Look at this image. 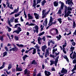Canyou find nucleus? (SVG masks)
Segmentation results:
<instances>
[{"label":"nucleus","mask_w":76,"mask_h":76,"mask_svg":"<svg viewBox=\"0 0 76 76\" xmlns=\"http://www.w3.org/2000/svg\"><path fill=\"white\" fill-rule=\"evenodd\" d=\"M7 23L9 25H10V26L11 27H12V25H11L10 22V21H9V18H8Z\"/></svg>","instance_id":"nucleus-20"},{"label":"nucleus","mask_w":76,"mask_h":76,"mask_svg":"<svg viewBox=\"0 0 76 76\" xmlns=\"http://www.w3.org/2000/svg\"><path fill=\"white\" fill-rule=\"evenodd\" d=\"M59 58V56H58L56 59L55 61H50V66H52V65L53 64H55V65L56 66H57V62H58V59Z\"/></svg>","instance_id":"nucleus-2"},{"label":"nucleus","mask_w":76,"mask_h":76,"mask_svg":"<svg viewBox=\"0 0 76 76\" xmlns=\"http://www.w3.org/2000/svg\"><path fill=\"white\" fill-rule=\"evenodd\" d=\"M14 38L15 41H19V37L15 35L14 36Z\"/></svg>","instance_id":"nucleus-23"},{"label":"nucleus","mask_w":76,"mask_h":76,"mask_svg":"<svg viewBox=\"0 0 76 76\" xmlns=\"http://www.w3.org/2000/svg\"><path fill=\"white\" fill-rule=\"evenodd\" d=\"M66 4H68V5H71L72 4L73 5V3L72 2V0H67V1H66Z\"/></svg>","instance_id":"nucleus-8"},{"label":"nucleus","mask_w":76,"mask_h":76,"mask_svg":"<svg viewBox=\"0 0 76 76\" xmlns=\"http://www.w3.org/2000/svg\"><path fill=\"white\" fill-rule=\"evenodd\" d=\"M72 26V28H75L76 27V23H75V22L73 21Z\"/></svg>","instance_id":"nucleus-37"},{"label":"nucleus","mask_w":76,"mask_h":76,"mask_svg":"<svg viewBox=\"0 0 76 76\" xmlns=\"http://www.w3.org/2000/svg\"><path fill=\"white\" fill-rule=\"evenodd\" d=\"M7 28L8 29V32H10L12 30V29L9 27H7Z\"/></svg>","instance_id":"nucleus-51"},{"label":"nucleus","mask_w":76,"mask_h":76,"mask_svg":"<svg viewBox=\"0 0 76 76\" xmlns=\"http://www.w3.org/2000/svg\"><path fill=\"white\" fill-rule=\"evenodd\" d=\"M67 10H68L69 11L70 10H72V8H71V7H67Z\"/></svg>","instance_id":"nucleus-44"},{"label":"nucleus","mask_w":76,"mask_h":76,"mask_svg":"<svg viewBox=\"0 0 76 76\" xmlns=\"http://www.w3.org/2000/svg\"><path fill=\"white\" fill-rule=\"evenodd\" d=\"M17 30L14 31L13 32V33H16L17 34H19L20 32L22 31V28L20 27H18L17 29Z\"/></svg>","instance_id":"nucleus-6"},{"label":"nucleus","mask_w":76,"mask_h":76,"mask_svg":"<svg viewBox=\"0 0 76 76\" xmlns=\"http://www.w3.org/2000/svg\"><path fill=\"white\" fill-rule=\"evenodd\" d=\"M6 72L8 75H10V72H7V71H6Z\"/></svg>","instance_id":"nucleus-62"},{"label":"nucleus","mask_w":76,"mask_h":76,"mask_svg":"<svg viewBox=\"0 0 76 76\" xmlns=\"http://www.w3.org/2000/svg\"><path fill=\"white\" fill-rule=\"evenodd\" d=\"M12 67V64H9L8 67V70H10Z\"/></svg>","instance_id":"nucleus-30"},{"label":"nucleus","mask_w":76,"mask_h":76,"mask_svg":"<svg viewBox=\"0 0 76 76\" xmlns=\"http://www.w3.org/2000/svg\"><path fill=\"white\" fill-rule=\"evenodd\" d=\"M40 27L41 28V31H42V30H43V28H44V26H43L42 25H41L40 26Z\"/></svg>","instance_id":"nucleus-56"},{"label":"nucleus","mask_w":76,"mask_h":76,"mask_svg":"<svg viewBox=\"0 0 76 76\" xmlns=\"http://www.w3.org/2000/svg\"><path fill=\"white\" fill-rule=\"evenodd\" d=\"M37 54L39 55V56L40 58H44V56L40 55V53L37 52Z\"/></svg>","instance_id":"nucleus-36"},{"label":"nucleus","mask_w":76,"mask_h":76,"mask_svg":"<svg viewBox=\"0 0 76 76\" xmlns=\"http://www.w3.org/2000/svg\"><path fill=\"white\" fill-rule=\"evenodd\" d=\"M47 48V46H46V45H45L42 46V51H43V52H45V50H46V49Z\"/></svg>","instance_id":"nucleus-13"},{"label":"nucleus","mask_w":76,"mask_h":76,"mask_svg":"<svg viewBox=\"0 0 76 76\" xmlns=\"http://www.w3.org/2000/svg\"><path fill=\"white\" fill-rule=\"evenodd\" d=\"M43 25L44 26H47V19H46L45 20L43 23Z\"/></svg>","instance_id":"nucleus-17"},{"label":"nucleus","mask_w":76,"mask_h":76,"mask_svg":"<svg viewBox=\"0 0 76 76\" xmlns=\"http://www.w3.org/2000/svg\"><path fill=\"white\" fill-rule=\"evenodd\" d=\"M6 4H7V7H10V4H9V1H7L6 2Z\"/></svg>","instance_id":"nucleus-48"},{"label":"nucleus","mask_w":76,"mask_h":76,"mask_svg":"<svg viewBox=\"0 0 76 76\" xmlns=\"http://www.w3.org/2000/svg\"><path fill=\"white\" fill-rule=\"evenodd\" d=\"M11 45H12V44L8 43L7 45V47H10V46H11Z\"/></svg>","instance_id":"nucleus-64"},{"label":"nucleus","mask_w":76,"mask_h":76,"mask_svg":"<svg viewBox=\"0 0 76 76\" xmlns=\"http://www.w3.org/2000/svg\"><path fill=\"white\" fill-rule=\"evenodd\" d=\"M57 48L55 49H53V54H54V53H55V51H57Z\"/></svg>","instance_id":"nucleus-50"},{"label":"nucleus","mask_w":76,"mask_h":76,"mask_svg":"<svg viewBox=\"0 0 76 76\" xmlns=\"http://www.w3.org/2000/svg\"><path fill=\"white\" fill-rule=\"evenodd\" d=\"M16 45H17V46H18V47H23L24 46V45H22V44H20L19 45V44H16Z\"/></svg>","instance_id":"nucleus-27"},{"label":"nucleus","mask_w":76,"mask_h":76,"mask_svg":"<svg viewBox=\"0 0 76 76\" xmlns=\"http://www.w3.org/2000/svg\"><path fill=\"white\" fill-rule=\"evenodd\" d=\"M32 64H34V65H36V64H37V63L35 61V60H34L32 62H31Z\"/></svg>","instance_id":"nucleus-22"},{"label":"nucleus","mask_w":76,"mask_h":76,"mask_svg":"<svg viewBox=\"0 0 76 76\" xmlns=\"http://www.w3.org/2000/svg\"><path fill=\"white\" fill-rule=\"evenodd\" d=\"M72 44L73 46H75V45H76V43L73 42L72 43Z\"/></svg>","instance_id":"nucleus-58"},{"label":"nucleus","mask_w":76,"mask_h":76,"mask_svg":"<svg viewBox=\"0 0 76 76\" xmlns=\"http://www.w3.org/2000/svg\"><path fill=\"white\" fill-rule=\"evenodd\" d=\"M33 28V31L34 33H35V32H36V33L38 34V29H39L38 26L37 25L35 26H34V27Z\"/></svg>","instance_id":"nucleus-7"},{"label":"nucleus","mask_w":76,"mask_h":76,"mask_svg":"<svg viewBox=\"0 0 76 76\" xmlns=\"http://www.w3.org/2000/svg\"><path fill=\"white\" fill-rule=\"evenodd\" d=\"M54 30H55V28H52L50 30V34H51V35H53V36H54V35H57V34H58V30H57V29L56 28L55 29V30L56 31V33H54V34L52 33L51 31H53Z\"/></svg>","instance_id":"nucleus-3"},{"label":"nucleus","mask_w":76,"mask_h":76,"mask_svg":"<svg viewBox=\"0 0 76 76\" xmlns=\"http://www.w3.org/2000/svg\"><path fill=\"white\" fill-rule=\"evenodd\" d=\"M48 72L46 70L45 71V76H48V74L47 73Z\"/></svg>","instance_id":"nucleus-52"},{"label":"nucleus","mask_w":76,"mask_h":76,"mask_svg":"<svg viewBox=\"0 0 76 76\" xmlns=\"http://www.w3.org/2000/svg\"><path fill=\"white\" fill-rule=\"evenodd\" d=\"M34 47H35L36 49H37L39 48V46L38 45V44H36V45Z\"/></svg>","instance_id":"nucleus-49"},{"label":"nucleus","mask_w":76,"mask_h":76,"mask_svg":"<svg viewBox=\"0 0 76 76\" xmlns=\"http://www.w3.org/2000/svg\"><path fill=\"white\" fill-rule=\"evenodd\" d=\"M67 72V70L66 69H64V68H63L61 71V73H63V74H66V73Z\"/></svg>","instance_id":"nucleus-11"},{"label":"nucleus","mask_w":76,"mask_h":76,"mask_svg":"<svg viewBox=\"0 0 76 76\" xmlns=\"http://www.w3.org/2000/svg\"><path fill=\"white\" fill-rule=\"evenodd\" d=\"M15 22L16 23H18V19H15Z\"/></svg>","instance_id":"nucleus-59"},{"label":"nucleus","mask_w":76,"mask_h":76,"mask_svg":"<svg viewBox=\"0 0 76 76\" xmlns=\"http://www.w3.org/2000/svg\"><path fill=\"white\" fill-rule=\"evenodd\" d=\"M58 1H55L54 3V6L55 7H57V6H58Z\"/></svg>","instance_id":"nucleus-18"},{"label":"nucleus","mask_w":76,"mask_h":76,"mask_svg":"<svg viewBox=\"0 0 76 76\" xmlns=\"http://www.w3.org/2000/svg\"><path fill=\"white\" fill-rule=\"evenodd\" d=\"M14 49V51H17L18 50V48L17 47H14L13 48Z\"/></svg>","instance_id":"nucleus-41"},{"label":"nucleus","mask_w":76,"mask_h":76,"mask_svg":"<svg viewBox=\"0 0 76 76\" xmlns=\"http://www.w3.org/2000/svg\"><path fill=\"white\" fill-rule=\"evenodd\" d=\"M27 72V69H26L24 71V75H26V74H28Z\"/></svg>","instance_id":"nucleus-55"},{"label":"nucleus","mask_w":76,"mask_h":76,"mask_svg":"<svg viewBox=\"0 0 76 76\" xmlns=\"http://www.w3.org/2000/svg\"><path fill=\"white\" fill-rule=\"evenodd\" d=\"M32 54H36V49L35 48H34L33 50H32Z\"/></svg>","instance_id":"nucleus-24"},{"label":"nucleus","mask_w":76,"mask_h":76,"mask_svg":"<svg viewBox=\"0 0 76 76\" xmlns=\"http://www.w3.org/2000/svg\"><path fill=\"white\" fill-rule=\"evenodd\" d=\"M48 55V50L47 49H46V53H45V56L46 58L47 57V55Z\"/></svg>","instance_id":"nucleus-28"},{"label":"nucleus","mask_w":76,"mask_h":76,"mask_svg":"<svg viewBox=\"0 0 76 76\" xmlns=\"http://www.w3.org/2000/svg\"><path fill=\"white\" fill-rule=\"evenodd\" d=\"M58 21L60 23H61L62 22V21H61V18H58Z\"/></svg>","instance_id":"nucleus-42"},{"label":"nucleus","mask_w":76,"mask_h":76,"mask_svg":"<svg viewBox=\"0 0 76 76\" xmlns=\"http://www.w3.org/2000/svg\"><path fill=\"white\" fill-rule=\"evenodd\" d=\"M28 20H30L31 19H34V17L33 16L31 15V14L30 13H28Z\"/></svg>","instance_id":"nucleus-12"},{"label":"nucleus","mask_w":76,"mask_h":76,"mask_svg":"<svg viewBox=\"0 0 76 76\" xmlns=\"http://www.w3.org/2000/svg\"><path fill=\"white\" fill-rule=\"evenodd\" d=\"M33 41L31 42V43H32V44H33L35 45L36 44V43L34 42H35V39H33Z\"/></svg>","instance_id":"nucleus-57"},{"label":"nucleus","mask_w":76,"mask_h":76,"mask_svg":"<svg viewBox=\"0 0 76 76\" xmlns=\"http://www.w3.org/2000/svg\"><path fill=\"white\" fill-rule=\"evenodd\" d=\"M44 34H45V32H44V31H43L42 33H41L39 34L38 35V36H39V37H41V36L42 35H44Z\"/></svg>","instance_id":"nucleus-39"},{"label":"nucleus","mask_w":76,"mask_h":76,"mask_svg":"<svg viewBox=\"0 0 76 76\" xmlns=\"http://www.w3.org/2000/svg\"><path fill=\"white\" fill-rule=\"evenodd\" d=\"M16 70H18V71L21 72L22 70V69L21 68H16Z\"/></svg>","instance_id":"nucleus-38"},{"label":"nucleus","mask_w":76,"mask_h":76,"mask_svg":"<svg viewBox=\"0 0 76 76\" xmlns=\"http://www.w3.org/2000/svg\"><path fill=\"white\" fill-rule=\"evenodd\" d=\"M53 22V18H52V16L50 17V20L49 23L48 24L49 26L48 27V28H49L50 26H51L52 24H56V22H54L52 23Z\"/></svg>","instance_id":"nucleus-4"},{"label":"nucleus","mask_w":76,"mask_h":76,"mask_svg":"<svg viewBox=\"0 0 76 76\" xmlns=\"http://www.w3.org/2000/svg\"><path fill=\"white\" fill-rule=\"evenodd\" d=\"M14 50V48H11L10 49V52L12 51H15V50Z\"/></svg>","instance_id":"nucleus-54"},{"label":"nucleus","mask_w":76,"mask_h":76,"mask_svg":"<svg viewBox=\"0 0 76 76\" xmlns=\"http://www.w3.org/2000/svg\"><path fill=\"white\" fill-rule=\"evenodd\" d=\"M41 0H37V4L39 3H40L41 1Z\"/></svg>","instance_id":"nucleus-47"},{"label":"nucleus","mask_w":76,"mask_h":76,"mask_svg":"<svg viewBox=\"0 0 76 76\" xmlns=\"http://www.w3.org/2000/svg\"><path fill=\"white\" fill-rule=\"evenodd\" d=\"M28 25V26H35V24L31 23L30 24H29V23L27 22L26 24V25Z\"/></svg>","instance_id":"nucleus-16"},{"label":"nucleus","mask_w":76,"mask_h":76,"mask_svg":"<svg viewBox=\"0 0 76 76\" xmlns=\"http://www.w3.org/2000/svg\"><path fill=\"white\" fill-rule=\"evenodd\" d=\"M48 14V12H46V10H43L42 12V18H45L47 16V15Z\"/></svg>","instance_id":"nucleus-5"},{"label":"nucleus","mask_w":76,"mask_h":76,"mask_svg":"<svg viewBox=\"0 0 76 76\" xmlns=\"http://www.w3.org/2000/svg\"><path fill=\"white\" fill-rule=\"evenodd\" d=\"M15 19V18L14 17H12L10 19V20H9V21H10V22L12 23L13 22V20Z\"/></svg>","instance_id":"nucleus-32"},{"label":"nucleus","mask_w":76,"mask_h":76,"mask_svg":"<svg viewBox=\"0 0 76 76\" xmlns=\"http://www.w3.org/2000/svg\"><path fill=\"white\" fill-rule=\"evenodd\" d=\"M72 60H73V59H74L72 61V63L73 64H76V57H75V58L73 59L72 58H71Z\"/></svg>","instance_id":"nucleus-35"},{"label":"nucleus","mask_w":76,"mask_h":76,"mask_svg":"<svg viewBox=\"0 0 76 76\" xmlns=\"http://www.w3.org/2000/svg\"><path fill=\"white\" fill-rule=\"evenodd\" d=\"M5 64H6V63L5 62H3L2 65L0 67V69H3L4 67H5Z\"/></svg>","instance_id":"nucleus-19"},{"label":"nucleus","mask_w":76,"mask_h":76,"mask_svg":"<svg viewBox=\"0 0 76 76\" xmlns=\"http://www.w3.org/2000/svg\"><path fill=\"white\" fill-rule=\"evenodd\" d=\"M76 69V64H75V66H74V67L73 69L72 70V72H73Z\"/></svg>","instance_id":"nucleus-40"},{"label":"nucleus","mask_w":76,"mask_h":76,"mask_svg":"<svg viewBox=\"0 0 76 76\" xmlns=\"http://www.w3.org/2000/svg\"><path fill=\"white\" fill-rule=\"evenodd\" d=\"M56 38H57L58 40H60V39H61V35L59 34V37L56 36Z\"/></svg>","instance_id":"nucleus-29"},{"label":"nucleus","mask_w":76,"mask_h":76,"mask_svg":"<svg viewBox=\"0 0 76 76\" xmlns=\"http://www.w3.org/2000/svg\"><path fill=\"white\" fill-rule=\"evenodd\" d=\"M51 74V73L50 72H48V76H50Z\"/></svg>","instance_id":"nucleus-63"},{"label":"nucleus","mask_w":76,"mask_h":76,"mask_svg":"<svg viewBox=\"0 0 76 76\" xmlns=\"http://www.w3.org/2000/svg\"><path fill=\"white\" fill-rule=\"evenodd\" d=\"M61 9H60L59 10H58L57 14H58V15H60V14H61L62 13V12L61 11Z\"/></svg>","instance_id":"nucleus-31"},{"label":"nucleus","mask_w":76,"mask_h":76,"mask_svg":"<svg viewBox=\"0 0 76 76\" xmlns=\"http://www.w3.org/2000/svg\"><path fill=\"white\" fill-rule=\"evenodd\" d=\"M63 51L64 54H66V53H67L66 51V48L63 49Z\"/></svg>","instance_id":"nucleus-46"},{"label":"nucleus","mask_w":76,"mask_h":76,"mask_svg":"<svg viewBox=\"0 0 76 76\" xmlns=\"http://www.w3.org/2000/svg\"><path fill=\"white\" fill-rule=\"evenodd\" d=\"M59 4H61V9L62 10V9H63V8H64V4L63 2H62L61 1H60L59 2Z\"/></svg>","instance_id":"nucleus-10"},{"label":"nucleus","mask_w":76,"mask_h":76,"mask_svg":"<svg viewBox=\"0 0 76 76\" xmlns=\"http://www.w3.org/2000/svg\"><path fill=\"white\" fill-rule=\"evenodd\" d=\"M71 13L72 12H71V11H68L66 13V14H65L64 17H65V18H66V17H69L70 15V14H71Z\"/></svg>","instance_id":"nucleus-9"},{"label":"nucleus","mask_w":76,"mask_h":76,"mask_svg":"<svg viewBox=\"0 0 76 76\" xmlns=\"http://www.w3.org/2000/svg\"><path fill=\"white\" fill-rule=\"evenodd\" d=\"M75 50V47H74L73 46H71V47L70 48V50H69L70 52H69L70 53H71L70 54V57L71 58H72V59H73L74 58H76V53L75 52V51H74V54L72 55H72L73 54V51ZM71 52L72 53H71Z\"/></svg>","instance_id":"nucleus-1"},{"label":"nucleus","mask_w":76,"mask_h":76,"mask_svg":"<svg viewBox=\"0 0 76 76\" xmlns=\"http://www.w3.org/2000/svg\"><path fill=\"white\" fill-rule=\"evenodd\" d=\"M19 11V7H18L17 9H15L14 11V13H17Z\"/></svg>","instance_id":"nucleus-34"},{"label":"nucleus","mask_w":76,"mask_h":76,"mask_svg":"<svg viewBox=\"0 0 76 76\" xmlns=\"http://www.w3.org/2000/svg\"><path fill=\"white\" fill-rule=\"evenodd\" d=\"M34 15L35 16V17L36 19H39V15L37 13H34Z\"/></svg>","instance_id":"nucleus-15"},{"label":"nucleus","mask_w":76,"mask_h":76,"mask_svg":"<svg viewBox=\"0 0 76 76\" xmlns=\"http://www.w3.org/2000/svg\"><path fill=\"white\" fill-rule=\"evenodd\" d=\"M46 1L45 0H44L42 2V6H43L45 5V4L46 3Z\"/></svg>","instance_id":"nucleus-25"},{"label":"nucleus","mask_w":76,"mask_h":76,"mask_svg":"<svg viewBox=\"0 0 76 76\" xmlns=\"http://www.w3.org/2000/svg\"><path fill=\"white\" fill-rule=\"evenodd\" d=\"M20 20L21 22H23V19L22 18V16H21L20 17Z\"/></svg>","instance_id":"nucleus-60"},{"label":"nucleus","mask_w":76,"mask_h":76,"mask_svg":"<svg viewBox=\"0 0 76 76\" xmlns=\"http://www.w3.org/2000/svg\"><path fill=\"white\" fill-rule=\"evenodd\" d=\"M28 57V56H27V55H26L24 56L23 57V61H25V59H26V58Z\"/></svg>","instance_id":"nucleus-26"},{"label":"nucleus","mask_w":76,"mask_h":76,"mask_svg":"<svg viewBox=\"0 0 76 76\" xmlns=\"http://www.w3.org/2000/svg\"><path fill=\"white\" fill-rule=\"evenodd\" d=\"M32 4V7H34V9H36V6L37 5V4H36V0H33V3Z\"/></svg>","instance_id":"nucleus-14"},{"label":"nucleus","mask_w":76,"mask_h":76,"mask_svg":"<svg viewBox=\"0 0 76 76\" xmlns=\"http://www.w3.org/2000/svg\"><path fill=\"white\" fill-rule=\"evenodd\" d=\"M3 57H5V56H7V52L6 51H5V52H4L3 53Z\"/></svg>","instance_id":"nucleus-33"},{"label":"nucleus","mask_w":76,"mask_h":76,"mask_svg":"<svg viewBox=\"0 0 76 76\" xmlns=\"http://www.w3.org/2000/svg\"><path fill=\"white\" fill-rule=\"evenodd\" d=\"M19 15H20V14H15V17H18V16H19Z\"/></svg>","instance_id":"nucleus-61"},{"label":"nucleus","mask_w":76,"mask_h":76,"mask_svg":"<svg viewBox=\"0 0 76 76\" xmlns=\"http://www.w3.org/2000/svg\"><path fill=\"white\" fill-rule=\"evenodd\" d=\"M18 25H19V26H21V25H20V24H16L15 25L14 28H18Z\"/></svg>","instance_id":"nucleus-43"},{"label":"nucleus","mask_w":76,"mask_h":76,"mask_svg":"<svg viewBox=\"0 0 76 76\" xmlns=\"http://www.w3.org/2000/svg\"><path fill=\"white\" fill-rule=\"evenodd\" d=\"M42 39V38H41L40 37H39L38 39V41H40Z\"/></svg>","instance_id":"nucleus-53"},{"label":"nucleus","mask_w":76,"mask_h":76,"mask_svg":"<svg viewBox=\"0 0 76 76\" xmlns=\"http://www.w3.org/2000/svg\"><path fill=\"white\" fill-rule=\"evenodd\" d=\"M4 49L6 51H9V49H8V48L7 46H5L4 47Z\"/></svg>","instance_id":"nucleus-45"},{"label":"nucleus","mask_w":76,"mask_h":76,"mask_svg":"<svg viewBox=\"0 0 76 76\" xmlns=\"http://www.w3.org/2000/svg\"><path fill=\"white\" fill-rule=\"evenodd\" d=\"M4 35H2V36H0V40L1 41H4Z\"/></svg>","instance_id":"nucleus-21"}]
</instances>
